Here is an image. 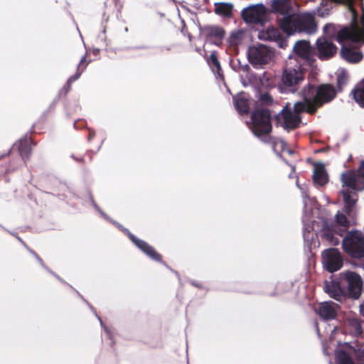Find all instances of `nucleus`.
Masks as SVG:
<instances>
[{"label": "nucleus", "mask_w": 364, "mask_h": 364, "mask_svg": "<svg viewBox=\"0 0 364 364\" xmlns=\"http://www.w3.org/2000/svg\"><path fill=\"white\" fill-rule=\"evenodd\" d=\"M341 55L346 61L352 63L360 62L363 58V54L360 51H356L352 48L343 46L341 50Z\"/></svg>", "instance_id": "nucleus-22"}, {"label": "nucleus", "mask_w": 364, "mask_h": 364, "mask_svg": "<svg viewBox=\"0 0 364 364\" xmlns=\"http://www.w3.org/2000/svg\"><path fill=\"white\" fill-rule=\"evenodd\" d=\"M341 193H342L344 203H345L344 211L348 215H350L353 210V208L354 207V205L357 201V198H356L357 196L355 193H353L350 191H343Z\"/></svg>", "instance_id": "nucleus-25"}, {"label": "nucleus", "mask_w": 364, "mask_h": 364, "mask_svg": "<svg viewBox=\"0 0 364 364\" xmlns=\"http://www.w3.org/2000/svg\"><path fill=\"white\" fill-rule=\"evenodd\" d=\"M243 20L248 23L263 25L268 18V11L262 4H257L242 11Z\"/></svg>", "instance_id": "nucleus-8"}, {"label": "nucleus", "mask_w": 364, "mask_h": 364, "mask_svg": "<svg viewBox=\"0 0 364 364\" xmlns=\"http://www.w3.org/2000/svg\"><path fill=\"white\" fill-rule=\"evenodd\" d=\"M208 65L212 69H215L217 73L220 75V72L222 70L220 63L218 59L217 52H211L209 58L207 59Z\"/></svg>", "instance_id": "nucleus-30"}, {"label": "nucleus", "mask_w": 364, "mask_h": 364, "mask_svg": "<svg viewBox=\"0 0 364 364\" xmlns=\"http://www.w3.org/2000/svg\"><path fill=\"white\" fill-rule=\"evenodd\" d=\"M354 356L360 364H364V348L355 349L353 348Z\"/></svg>", "instance_id": "nucleus-38"}, {"label": "nucleus", "mask_w": 364, "mask_h": 364, "mask_svg": "<svg viewBox=\"0 0 364 364\" xmlns=\"http://www.w3.org/2000/svg\"><path fill=\"white\" fill-rule=\"evenodd\" d=\"M351 94L354 100L362 107H364V79L352 90Z\"/></svg>", "instance_id": "nucleus-27"}, {"label": "nucleus", "mask_w": 364, "mask_h": 364, "mask_svg": "<svg viewBox=\"0 0 364 364\" xmlns=\"http://www.w3.org/2000/svg\"><path fill=\"white\" fill-rule=\"evenodd\" d=\"M343 226V228H349L350 221L347 218L345 214L338 213L336 215V223Z\"/></svg>", "instance_id": "nucleus-35"}, {"label": "nucleus", "mask_w": 364, "mask_h": 364, "mask_svg": "<svg viewBox=\"0 0 364 364\" xmlns=\"http://www.w3.org/2000/svg\"><path fill=\"white\" fill-rule=\"evenodd\" d=\"M294 11L292 0H272L270 12L277 17V21Z\"/></svg>", "instance_id": "nucleus-16"}, {"label": "nucleus", "mask_w": 364, "mask_h": 364, "mask_svg": "<svg viewBox=\"0 0 364 364\" xmlns=\"http://www.w3.org/2000/svg\"><path fill=\"white\" fill-rule=\"evenodd\" d=\"M357 174V178H364V162H362L360 168H358Z\"/></svg>", "instance_id": "nucleus-40"}, {"label": "nucleus", "mask_w": 364, "mask_h": 364, "mask_svg": "<svg viewBox=\"0 0 364 364\" xmlns=\"http://www.w3.org/2000/svg\"><path fill=\"white\" fill-rule=\"evenodd\" d=\"M337 94L338 90L336 87L330 83L316 85L308 82L299 92L304 102L306 103L309 114H315L319 108L332 102Z\"/></svg>", "instance_id": "nucleus-2"}, {"label": "nucleus", "mask_w": 364, "mask_h": 364, "mask_svg": "<svg viewBox=\"0 0 364 364\" xmlns=\"http://www.w3.org/2000/svg\"><path fill=\"white\" fill-rule=\"evenodd\" d=\"M251 130L257 137H264L262 141L272 145L276 150L277 146L284 151L287 147L284 141L269 136L272 130L270 111L264 108H257L253 111L251 115Z\"/></svg>", "instance_id": "nucleus-3"}, {"label": "nucleus", "mask_w": 364, "mask_h": 364, "mask_svg": "<svg viewBox=\"0 0 364 364\" xmlns=\"http://www.w3.org/2000/svg\"><path fill=\"white\" fill-rule=\"evenodd\" d=\"M361 312L364 315V307L363 306H362V308H361Z\"/></svg>", "instance_id": "nucleus-44"}, {"label": "nucleus", "mask_w": 364, "mask_h": 364, "mask_svg": "<svg viewBox=\"0 0 364 364\" xmlns=\"http://www.w3.org/2000/svg\"><path fill=\"white\" fill-rule=\"evenodd\" d=\"M36 257L38 258V260L42 261V259L37 255H36Z\"/></svg>", "instance_id": "nucleus-45"}, {"label": "nucleus", "mask_w": 364, "mask_h": 364, "mask_svg": "<svg viewBox=\"0 0 364 364\" xmlns=\"http://www.w3.org/2000/svg\"><path fill=\"white\" fill-rule=\"evenodd\" d=\"M306 71L299 63H287L278 83V90L282 93H295L300 90L305 80Z\"/></svg>", "instance_id": "nucleus-4"}, {"label": "nucleus", "mask_w": 364, "mask_h": 364, "mask_svg": "<svg viewBox=\"0 0 364 364\" xmlns=\"http://www.w3.org/2000/svg\"><path fill=\"white\" fill-rule=\"evenodd\" d=\"M308 107L304 101H298L294 104L293 108L290 103L287 102L280 112L276 116V119L279 122L282 120V127L287 130L298 128L301 123V114L307 113Z\"/></svg>", "instance_id": "nucleus-5"}, {"label": "nucleus", "mask_w": 364, "mask_h": 364, "mask_svg": "<svg viewBox=\"0 0 364 364\" xmlns=\"http://www.w3.org/2000/svg\"><path fill=\"white\" fill-rule=\"evenodd\" d=\"M33 141L30 137H24L20 139L18 143V151L21 157L28 159L32 152Z\"/></svg>", "instance_id": "nucleus-23"}, {"label": "nucleus", "mask_w": 364, "mask_h": 364, "mask_svg": "<svg viewBox=\"0 0 364 364\" xmlns=\"http://www.w3.org/2000/svg\"><path fill=\"white\" fill-rule=\"evenodd\" d=\"M267 38L272 41H277L281 38V33L277 28H269L266 31Z\"/></svg>", "instance_id": "nucleus-36"}, {"label": "nucleus", "mask_w": 364, "mask_h": 364, "mask_svg": "<svg viewBox=\"0 0 364 364\" xmlns=\"http://www.w3.org/2000/svg\"><path fill=\"white\" fill-rule=\"evenodd\" d=\"M332 304L333 303L330 302H323L319 304L317 314L323 320H332L337 316V311Z\"/></svg>", "instance_id": "nucleus-20"}, {"label": "nucleus", "mask_w": 364, "mask_h": 364, "mask_svg": "<svg viewBox=\"0 0 364 364\" xmlns=\"http://www.w3.org/2000/svg\"><path fill=\"white\" fill-rule=\"evenodd\" d=\"M113 2L114 4V6H115L117 13L121 14L122 8H123V4L121 2V1L120 0H113Z\"/></svg>", "instance_id": "nucleus-39"}, {"label": "nucleus", "mask_w": 364, "mask_h": 364, "mask_svg": "<svg viewBox=\"0 0 364 364\" xmlns=\"http://www.w3.org/2000/svg\"><path fill=\"white\" fill-rule=\"evenodd\" d=\"M343 251L351 258H364V235L361 231L350 230L342 240Z\"/></svg>", "instance_id": "nucleus-6"}, {"label": "nucleus", "mask_w": 364, "mask_h": 364, "mask_svg": "<svg viewBox=\"0 0 364 364\" xmlns=\"http://www.w3.org/2000/svg\"><path fill=\"white\" fill-rule=\"evenodd\" d=\"M357 174L355 171H348L342 174V181L346 186L353 190L356 189Z\"/></svg>", "instance_id": "nucleus-28"}, {"label": "nucleus", "mask_w": 364, "mask_h": 364, "mask_svg": "<svg viewBox=\"0 0 364 364\" xmlns=\"http://www.w3.org/2000/svg\"><path fill=\"white\" fill-rule=\"evenodd\" d=\"M317 56L321 60L333 58L337 53V46L326 38H318L316 43Z\"/></svg>", "instance_id": "nucleus-11"}, {"label": "nucleus", "mask_w": 364, "mask_h": 364, "mask_svg": "<svg viewBox=\"0 0 364 364\" xmlns=\"http://www.w3.org/2000/svg\"><path fill=\"white\" fill-rule=\"evenodd\" d=\"M234 106L241 115L247 114L250 111L249 100L245 93L233 97Z\"/></svg>", "instance_id": "nucleus-21"}, {"label": "nucleus", "mask_w": 364, "mask_h": 364, "mask_svg": "<svg viewBox=\"0 0 364 364\" xmlns=\"http://www.w3.org/2000/svg\"><path fill=\"white\" fill-rule=\"evenodd\" d=\"M298 18L299 14H296L293 11L289 14H287L277 20V22L280 28L289 36L297 32Z\"/></svg>", "instance_id": "nucleus-15"}, {"label": "nucleus", "mask_w": 364, "mask_h": 364, "mask_svg": "<svg viewBox=\"0 0 364 364\" xmlns=\"http://www.w3.org/2000/svg\"><path fill=\"white\" fill-rule=\"evenodd\" d=\"M85 59H86V56L84 55L80 59V61L77 65V70H76V73H75V75L70 76L65 85L64 86V89L65 90V92H69V90H70L71 88V85L73 82H74L75 81H76L77 79L80 78L81 74L82 73V72L84 71V70L85 69L87 63H85Z\"/></svg>", "instance_id": "nucleus-24"}, {"label": "nucleus", "mask_w": 364, "mask_h": 364, "mask_svg": "<svg viewBox=\"0 0 364 364\" xmlns=\"http://www.w3.org/2000/svg\"><path fill=\"white\" fill-rule=\"evenodd\" d=\"M205 40L217 46H220L225 36V31L220 26L208 25L201 29Z\"/></svg>", "instance_id": "nucleus-12"}, {"label": "nucleus", "mask_w": 364, "mask_h": 364, "mask_svg": "<svg viewBox=\"0 0 364 364\" xmlns=\"http://www.w3.org/2000/svg\"><path fill=\"white\" fill-rule=\"evenodd\" d=\"M294 51L297 56L306 61H310L313 59L314 50L308 41L301 40L296 41L294 46Z\"/></svg>", "instance_id": "nucleus-18"}, {"label": "nucleus", "mask_w": 364, "mask_h": 364, "mask_svg": "<svg viewBox=\"0 0 364 364\" xmlns=\"http://www.w3.org/2000/svg\"><path fill=\"white\" fill-rule=\"evenodd\" d=\"M348 80V76L346 71H341L337 76L336 82L338 91L341 92L343 87L346 85Z\"/></svg>", "instance_id": "nucleus-34"}, {"label": "nucleus", "mask_w": 364, "mask_h": 364, "mask_svg": "<svg viewBox=\"0 0 364 364\" xmlns=\"http://www.w3.org/2000/svg\"><path fill=\"white\" fill-rule=\"evenodd\" d=\"M127 232L129 240L144 254H146L151 259L165 264V262L162 260L161 255L157 252L154 247L149 245L146 242L137 238L128 230Z\"/></svg>", "instance_id": "nucleus-14"}, {"label": "nucleus", "mask_w": 364, "mask_h": 364, "mask_svg": "<svg viewBox=\"0 0 364 364\" xmlns=\"http://www.w3.org/2000/svg\"><path fill=\"white\" fill-rule=\"evenodd\" d=\"M329 227L331 228V230H333V232L335 233L336 235H338L340 237H343L345 233L347 234V232H348V228H343V226L339 225L333 224Z\"/></svg>", "instance_id": "nucleus-37"}, {"label": "nucleus", "mask_w": 364, "mask_h": 364, "mask_svg": "<svg viewBox=\"0 0 364 364\" xmlns=\"http://www.w3.org/2000/svg\"><path fill=\"white\" fill-rule=\"evenodd\" d=\"M95 134L94 132H90L89 135L87 136V140L90 141L95 136Z\"/></svg>", "instance_id": "nucleus-41"}, {"label": "nucleus", "mask_w": 364, "mask_h": 364, "mask_svg": "<svg viewBox=\"0 0 364 364\" xmlns=\"http://www.w3.org/2000/svg\"><path fill=\"white\" fill-rule=\"evenodd\" d=\"M297 27L298 33H314L317 28L315 17L310 14H299Z\"/></svg>", "instance_id": "nucleus-17"}, {"label": "nucleus", "mask_w": 364, "mask_h": 364, "mask_svg": "<svg viewBox=\"0 0 364 364\" xmlns=\"http://www.w3.org/2000/svg\"><path fill=\"white\" fill-rule=\"evenodd\" d=\"M73 158L75 161H79V162H82V161H84V160H83V159H82V158H75V157H74L73 156Z\"/></svg>", "instance_id": "nucleus-42"}, {"label": "nucleus", "mask_w": 364, "mask_h": 364, "mask_svg": "<svg viewBox=\"0 0 364 364\" xmlns=\"http://www.w3.org/2000/svg\"><path fill=\"white\" fill-rule=\"evenodd\" d=\"M196 51L197 53H198L199 54H200V55L202 54V53H201V49H200V48H196Z\"/></svg>", "instance_id": "nucleus-43"}, {"label": "nucleus", "mask_w": 364, "mask_h": 364, "mask_svg": "<svg viewBox=\"0 0 364 364\" xmlns=\"http://www.w3.org/2000/svg\"><path fill=\"white\" fill-rule=\"evenodd\" d=\"M337 360L338 364H355L351 355L343 350L338 353Z\"/></svg>", "instance_id": "nucleus-31"}, {"label": "nucleus", "mask_w": 364, "mask_h": 364, "mask_svg": "<svg viewBox=\"0 0 364 364\" xmlns=\"http://www.w3.org/2000/svg\"><path fill=\"white\" fill-rule=\"evenodd\" d=\"M127 232L129 240L144 254H146L151 259L165 264V262L162 260L161 255L157 252L154 247L149 245L146 242L137 238L128 230Z\"/></svg>", "instance_id": "nucleus-13"}, {"label": "nucleus", "mask_w": 364, "mask_h": 364, "mask_svg": "<svg viewBox=\"0 0 364 364\" xmlns=\"http://www.w3.org/2000/svg\"><path fill=\"white\" fill-rule=\"evenodd\" d=\"M336 40L340 43L347 40L355 43L364 42V20H363L362 28L355 21L352 22L350 28H341L337 33Z\"/></svg>", "instance_id": "nucleus-9"}, {"label": "nucleus", "mask_w": 364, "mask_h": 364, "mask_svg": "<svg viewBox=\"0 0 364 364\" xmlns=\"http://www.w3.org/2000/svg\"><path fill=\"white\" fill-rule=\"evenodd\" d=\"M363 280L356 272L346 271L341 272L337 280L326 282L325 291L336 301H342L346 298L357 299L362 291Z\"/></svg>", "instance_id": "nucleus-1"}, {"label": "nucleus", "mask_w": 364, "mask_h": 364, "mask_svg": "<svg viewBox=\"0 0 364 364\" xmlns=\"http://www.w3.org/2000/svg\"><path fill=\"white\" fill-rule=\"evenodd\" d=\"M233 6L230 3L218 2L214 4V12L219 16L231 17L232 15Z\"/></svg>", "instance_id": "nucleus-26"}, {"label": "nucleus", "mask_w": 364, "mask_h": 364, "mask_svg": "<svg viewBox=\"0 0 364 364\" xmlns=\"http://www.w3.org/2000/svg\"><path fill=\"white\" fill-rule=\"evenodd\" d=\"M313 181L320 186H323L328 183V175L322 163L316 162L314 164Z\"/></svg>", "instance_id": "nucleus-19"}, {"label": "nucleus", "mask_w": 364, "mask_h": 364, "mask_svg": "<svg viewBox=\"0 0 364 364\" xmlns=\"http://www.w3.org/2000/svg\"><path fill=\"white\" fill-rule=\"evenodd\" d=\"M323 240L328 242L331 245H338L340 243L339 238L336 236L330 227L324 228L321 234Z\"/></svg>", "instance_id": "nucleus-29"}, {"label": "nucleus", "mask_w": 364, "mask_h": 364, "mask_svg": "<svg viewBox=\"0 0 364 364\" xmlns=\"http://www.w3.org/2000/svg\"><path fill=\"white\" fill-rule=\"evenodd\" d=\"M349 326L351 330L356 336H360L363 333V326L359 319H352L349 321Z\"/></svg>", "instance_id": "nucleus-33"}, {"label": "nucleus", "mask_w": 364, "mask_h": 364, "mask_svg": "<svg viewBox=\"0 0 364 364\" xmlns=\"http://www.w3.org/2000/svg\"><path fill=\"white\" fill-rule=\"evenodd\" d=\"M274 56V50L263 44L250 46L247 50L248 61L256 69L270 63Z\"/></svg>", "instance_id": "nucleus-7"}, {"label": "nucleus", "mask_w": 364, "mask_h": 364, "mask_svg": "<svg viewBox=\"0 0 364 364\" xmlns=\"http://www.w3.org/2000/svg\"><path fill=\"white\" fill-rule=\"evenodd\" d=\"M258 102L262 106H270L274 102L272 96L268 92H261L258 97Z\"/></svg>", "instance_id": "nucleus-32"}, {"label": "nucleus", "mask_w": 364, "mask_h": 364, "mask_svg": "<svg viewBox=\"0 0 364 364\" xmlns=\"http://www.w3.org/2000/svg\"><path fill=\"white\" fill-rule=\"evenodd\" d=\"M323 264L325 269L333 273L339 270L343 264V257L338 249L329 248L322 252Z\"/></svg>", "instance_id": "nucleus-10"}]
</instances>
